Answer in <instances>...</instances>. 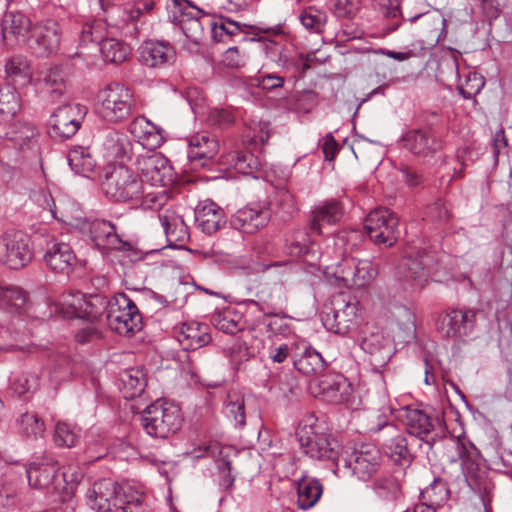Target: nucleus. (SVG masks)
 Returning <instances> with one entry per match:
<instances>
[{
  "mask_svg": "<svg viewBox=\"0 0 512 512\" xmlns=\"http://www.w3.org/2000/svg\"><path fill=\"white\" fill-rule=\"evenodd\" d=\"M296 434L304 454L311 459L336 464L341 447L329 433L325 421L318 419L314 414L306 415L300 421Z\"/></svg>",
  "mask_w": 512,
  "mask_h": 512,
  "instance_id": "1",
  "label": "nucleus"
},
{
  "mask_svg": "<svg viewBox=\"0 0 512 512\" xmlns=\"http://www.w3.org/2000/svg\"><path fill=\"white\" fill-rule=\"evenodd\" d=\"M105 195L115 202H138L151 208L148 201L155 202L157 196L146 192L145 185L139 176L123 164L108 166L102 182Z\"/></svg>",
  "mask_w": 512,
  "mask_h": 512,
  "instance_id": "2",
  "label": "nucleus"
},
{
  "mask_svg": "<svg viewBox=\"0 0 512 512\" xmlns=\"http://www.w3.org/2000/svg\"><path fill=\"white\" fill-rule=\"evenodd\" d=\"M141 425L151 437L168 438L181 428V410L177 405L157 400L143 411Z\"/></svg>",
  "mask_w": 512,
  "mask_h": 512,
  "instance_id": "3",
  "label": "nucleus"
},
{
  "mask_svg": "<svg viewBox=\"0 0 512 512\" xmlns=\"http://www.w3.org/2000/svg\"><path fill=\"white\" fill-rule=\"evenodd\" d=\"M398 418L406 426L407 432L425 442L430 450L438 443L443 445L447 436L444 423L439 418H432L421 409L406 406L398 412Z\"/></svg>",
  "mask_w": 512,
  "mask_h": 512,
  "instance_id": "4",
  "label": "nucleus"
},
{
  "mask_svg": "<svg viewBox=\"0 0 512 512\" xmlns=\"http://www.w3.org/2000/svg\"><path fill=\"white\" fill-rule=\"evenodd\" d=\"M435 264L436 259L431 252L412 249L397 267V280L405 291L422 289L427 284Z\"/></svg>",
  "mask_w": 512,
  "mask_h": 512,
  "instance_id": "5",
  "label": "nucleus"
},
{
  "mask_svg": "<svg viewBox=\"0 0 512 512\" xmlns=\"http://www.w3.org/2000/svg\"><path fill=\"white\" fill-rule=\"evenodd\" d=\"M99 114L112 123L127 119L136 108L134 92L121 83H111L98 93Z\"/></svg>",
  "mask_w": 512,
  "mask_h": 512,
  "instance_id": "6",
  "label": "nucleus"
},
{
  "mask_svg": "<svg viewBox=\"0 0 512 512\" xmlns=\"http://www.w3.org/2000/svg\"><path fill=\"white\" fill-rule=\"evenodd\" d=\"M106 320L111 330L124 336L133 335L142 326L137 306L124 293H118L110 299Z\"/></svg>",
  "mask_w": 512,
  "mask_h": 512,
  "instance_id": "7",
  "label": "nucleus"
},
{
  "mask_svg": "<svg viewBox=\"0 0 512 512\" xmlns=\"http://www.w3.org/2000/svg\"><path fill=\"white\" fill-rule=\"evenodd\" d=\"M443 449L447 451L450 463L460 462L462 473L471 488L479 489L486 475L474 447L467 448L459 439L450 437L445 440Z\"/></svg>",
  "mask_w": 512,
  "mask_h": 512,
  "instance_id": "8",
  "label": "nucleus"
},
{
  "mask_svg": "<svg viewBox=\"0 0 512 512\" xmlns=\"http://www.w3.org/2000/svg\"><path fill=\"white\" fill-rule=\"evenodd\" d=\"M33 257L30 237L20 230H7L0 236V261L10 269H21Z\"/></svg>",
  "mask_w": 512,
  "mask_h": 512,
  "instance_id": "9",
  "label": "nucleus"
},
{
  "mask_svg": "<svg viewBox=\"0 0 512 512\" xmlns=\"http://www.w3.org/2000/svg\"><path fill=\"white\" fill-rule=\"evenodd\" d=\"M398 225L399 220L394 212L377 208L367 215L364 228L374 244L391 247L399 237Z\"/></svg>",
  "mask_w": 512,
  "mask_h": 512,
  "instance_id": "10",
  "label": "nucleus"
},
{
  "mask_svg": "<svg viewBox=\"0 0 512 512\" xmlns=\"http://www.w3.org/2000/svg\"><path fill=\"white\" fill-rule=\"evenodd\" d=\"M86 112V107L78 103L67 102L58 106L48 121L50 136L59 140L71 138L80 129Z\"/></svg>",
  "mask_w": 512,
  "mask_h": 512,
  "instance_id": "11",
  "label": "nucleus"
},
{
  "mask_svg": "<svg viewBox=\"0 0 512 512\" xmlns=\"http://www.w3.org/2000/svg\"><path fill=\"white\" fill-rule=\"evenodd\" d=\"M16 472L25 474L28 484L33 489L46 490L60 496L58 486L59 465L56 460L46 459L26 464H16Z\"/></svg>",
  "mask_w": 512,
  "mask_h": 512,
  "instance_id": "12",
  "label": "nucleus"
},
{
  "mask_svg": "<svg viewBox=\"0 0 512 512\" xmlns=\"http://www.w3.org/2000/svg\"><path fill=\"white\" fill-rule=\"evenodd\" d=\"M136 169L140 179L152 187H166L174 180L169 160L160 153L140 154L136 158Z\"/></svg>",
  "mask_w": 512,
  "mask_h": 512,
  "instance_id": "13",
  "label": "nucleus"
},
{
  "mask_svg": "<svg viewBox=\"0 0 512 512\" xmlns=\"http://www.w3.org/2000/svg\"><path fill=\"white\" fill-rule=\"evenodd\" d=\"M61 41L59 24L46 19L33 25L25 46L36 56L47 57L57 52Z\"/></svg>",
  "mask_w": 512,
  "mask_h": 512,
  "instance_id": "14",
  "label": "nucleus"
},
{
  "mask_svg": "<svg viewBox=\"0 0 512 512\" xmlns=\"http://www.w3.org/2000/svg\"><path fill=\"white\" fill-rule=\"evenodd\" d=\"M381 464V452L373 444H362L345 459V467L361 481H367L376 475Z\"/></svg>",
  "mask_w": 512,
  "mask_h": 512,
  "instance_id": "15",
  "label": "nucleus"
},
{
  "mask_svg": "<svg viewBox=\"0 0 512 512\" xmlns=\"http://www.w3.org/2000/svg\"><path fill=\"white\" fill-rule=\"evenodd\" d=\"M122 486L109 478L94 482L86 493L87 504L97 512L118 509L122 501Z\"/></svg>",
  "mask_w": 512,
  "mask_h": 512,
  "instance_id": "16",
  "label": "nucleus"
},
{
  "mask_svg": "<svg viewBox=\"0 0 512 512\" xmlns=\"http://www.w3.org/2000/svg\"><path fill=\"white\" fill-rule=\"evenodd\" d=\"M64 304L68 306V312L72 317L86 319L89 322H96L104 314L107 315L110 299L95 294L86 297L80 292H76L68 296L64 300Z\"/></svg>",
  "mask_w": 512,
  "mask_h": 512,
  "instance_id": "17",
  "label": "nucleus"
},
{
  "mask_svg": "<svg viewBox=\"0 0 512 512\" xmlns=\"http://www.w3.org/2000/svg\"><path fill=\"white\" fill-rule=\"evenodd\" d=\"M271 210L267 203L255 202L236 211L231 217V226L246 234H254L270 221Z\"/></svg>",
  "mask_w": 512,
  "mask_h": 512,
  "instance_id": "18",
  "label": "nucleus"
},
{
  "mask_svg": "<svg viewBox=\"0 0 512 512\" xmlns=\"http://www.w3.org/2000/svg\"><path fill=\"white\" fill-rule=\"evenodd\" d=\"M332 315L326 313L324 325L338 334H346L357 317L358 301L350 296L340 294L333 300Z\"/></svg>",
  "mask_w": 512,
  "mask_h": 512,
  "instance_id": "19",
  "label": "nucleus"
},
{
  "mask_svg": "<svg viewBox=\"0 0 512 512\" xmlns=\"http://www.w3.org/2000/svg\"><path fill=\"white\" fill-rule=\"evenodd\" d=\"M335 275L343 286L363 287L374 280L377 269L369 260L346 258L339 265Z\"/></svg>",
  "mask_w": 512,
  "mask_h": 512,
  "instance_id": "20",
  "label": "nucleus"
},
{
  "mask_svg": "<svg viewBox=\"0 0 512 512\" xmlns=\"http://www.w3.org/2000/svg\"><path fill=\"white\" fill-rule=\"evenodd\" d=\"M378 440L381 442L385 453L395 463L408 465L412 461V454L403 433L393 424L386 423L379 427Z\"/></svg>",
  "mask_w": 512,
  "mask_h": 512,
  "instance_id": "21",
  "label": "nucleus"
},
{
  "mask_svg": "<svg viewBox=\"0 0 512 512\" xmlns=\"http://www.w3.org/2000/svg\"><path fill=\"white\" fill-rule=\"evenodd\" d=\"M89 231L91 240L102 253L132 249V244L117 234L115 225L110 221L95 220L90 224Z\"/></svg>",
  "mask_w": 512,
  "mask_h": 512,
  "instance_id": "22",
  "label": "nucleus"
},
{
  "mask_svg": "<svg viewBox=\"0 0 512 512\" xmlns=\"http://www.w3.org/2000/svg\"><path fill=\"white\" fill-rule=\"evenodd\" d=\"M44 261L55 272L69 273L76 263V255L68 243L50 237L46 240Z\"/></svg>",
  "mask_w": 512,
  "mask_h": 512,
  "instance_id": "23",
  "label": "nucleus"
},
{
  "mask_svg": "<svg viewBox=\"0 0 512 512\" xmlns=\"http://www.w3.org/2000/svg\"><path fill=\"white\" fill-rule=\"evenodd\" d=\"M33 25L25 13L8 11L1 22L2 36L7 44L25 45Z\"/></svg>",
  "mask_w": 512,
  "mask_h": 512,
  "instance_id": "24",
  "label": "nucleus"
},
{
  "mask_svg": "<svg viewBox=\"0 0 512 512\" xmlns=\"http://www.w3.org/2000/svg\"><path fill=\"white\" fill-rule=\"evenodd\" d=\"M475 316L472 309H453L440 318L438 330L448 338L465 336L472 331Z\"/></svg>",
  "mask_w": 512,
  "mask_h": 512,
  "instance_id": "25",
  "label": "nucleus"
},
{
  "mask_svg": "<svg viewBox=\"0 0 512 512\" xmlns=\"http://www.w3.org/2000/svg\"><path fill=\"white\" fill-rule=\"evenodd\" d=\"M202 10L193 6V10L182 11L178 14L174 13L172 21L179 26L187 43L184 46L192 51L197 48L204 36V29L200 21Z\"/></svg>",
  "mask_w": 512,
  "mask_h": 512,
  "instance_id": "26",
  "label": "nucleus"
},
{
  "mask_svg": "<svg viewBox=\"0 0 512 512\" xmlns=\"http://www.w3.org/2000/svg\"><path fill=\"white\" fill-rule=\"evenodd\" d=\"M360 346L365 353L370 355V362L376 367L387 364L393 351L390 339L378 329L365 335Z\"/></svg>",
  "mask_w": 512,
  "mask_h": 512,
  "instance_id": "27",
  "label": "nucleus"
},
{
  "mask_svg": "<svg viewBox=\"0 0 512 512\" xmlns=\"http://www.w3.org/2000/svg\"><path fill=\"white\" fill-rule=\"evenodd\" d=\"M403 147L415 155L427 156L441 149V141L428 129H411L401 139Z\"/></svg>",
  "mask_w": 512,
  "mask_h": 512,
  "instance_id": "28",
  "label": "nucleus"
},
{
  "mask_svg": "<svg viewBox=\"0 0 512 512\" xmlns=\"http://www.w3.org/2000/svg\"><path fill=\"white\" fill-rule=\"evenodd\" d=\"M128 129L136 141L148 150L160 147L165 139L164 131L143 116L134 118Z\"/></svg>",
  "mask_w": 512,
  "mask_h": 512,
  "instance_id": "29",
  "label": "nucleus"
},
{
  "mask_svg": "<svg viewBox=\"0 0 512 512\" xmlns=\"http://www.w3.org/2000/svg\"><path fill=\"white\" fill-rule=\"evenodd\" d=\"M195 223L202 232L211 235L225 224L224 211L211 200L201 201L195 208Z\"/></svg>",
  "mask_w": 512,
  "mask_h": 512,
  "instance_id": "30",
  "label": "nucleus"
},
{
  "mask_svg": "<svg viewBox=\"0 0 512 512\" xmlns=\"http://www.w3.org/2000/svg\"><path fill=\"white\" fill-rule=\"evenodd\" d=\"M415 4H420L422 7L418 10H414L412 8L411 0H407L405 2L404 9H402V13L404 17L401 19H406L410 22H414L419 18H423L424 23L431 28L430 30V41L431 45H435L440 40V31L445 28L446 20L439 14L433 13L429 14L426 11V4L421 0H414Z\"/></svg>",
  "mask_w": 512,
  "mask_h": 512,
  "instance_id": "31",
  "label": "nucleus"
},
{
  "mask_svg": "<svg viewBox=\"0 0 512 512\" xmlns=\"http://www.w3.org/2000/svg\"><path fill=\"white\" fill-rule=\"evenodd\" d=\"M318 387L322 399L333 404L346 401L351 392L350 383L340 374L325 376L319 381Z\"/></svg>",
  "mask_w": 512,
  "mask_h": 512,
  "instance_id": "32",
  "label": "nucleus"
},
{
  "mask_svg": "<svg viewBox=\"0 0 512 512\" xmlns=\"http://www.w3.org/2000/svg\"><path fill=\"white\" fill-rule=\"evenodd\" d=\"M209 327L198 322L182 324L178 341L184 350H197L211 342Z\"/></svg>",
  "mask_w": 512,
  "mask_h": 512,
  "instance_id": "33",
  "label": "nucleus"
},
{
  "mask_svg": "<svg viewBox=\"0 0 512 512\" xmlns=\"http://www.w3.org/2000/svg\"><path fill=\"white\" fill-rule=\"evenodd\" d=\"M285 253L293 258H302L309 265L317 264L319 260V247L310 241L309 236L304 232H296L287 243Z\"/></svg>",
  "mask_w": 512,
  "mask_h": 512,
  "instance_id": "34",
  "label": "nucleus"
},
{
  "mask_svg": "<svg viewBox=\"0 0 512 512\" xmlns=\"http://www.w3.org/2000/svg\"><path fill=\"white\" fill-rule=\"evenodd\" d=\"M175 56V51L169 43L149 41L140 49L141 62L151 68L169 64Z\"/></svg>",
  "mask_w": 512,
  "mask_h": 512,
  "instance_id": "35",
  "label": "nucleus"
},
{
  "mask_svg": "<svg viewBox=\"0 0 512 512\" xmlns=\"http://www.w3.org/2000/svg\"><path fill=\"white\" fill-rule=\"evenodd\" d=\"M298 352L293 355L294 367L302 374L310 376L321 373L325 369L322 355L306 343L297 347Z\"/></svg>",
  "mask_w": 512,
  "mask_h": 512,
  "instance_id": "36",
  "label": "nucleus"
},
{
  "mask_svg": "<svg viewBox=\"0 0 512 512\" xmlns=\"http://www.w3.org/2000/svg\"><path fill=\"white\" fill-rule=\"evenodd\" d=\"M220 163L227 169H234L243 175H252L261 166L260 159L248 151L231 150L224 153Z\"/></svg>",
  "mask_w": 512,
  "mask_h": 512,
  "instance_id": "37",
  "label": "nucleus"
},
{
  "mask_svg": "<svg viewBox=\"0 0 512 512\" xmlns=\"http://www.w3.org/2000/svg\"><path fill=\"white\" fill-rule=\"evenodd\" d=\"M102 148L108 161H124L130 157L132 144L124 133L111 130L105 135Z\"/></svg>",
  "mask_w": 512,
  "mask_h": 512,
  "instance_id": "38",
  "label": "nucleus"
},
{
  "mask_svg": "<svg viewBox=\"0 0 512 512\" xmlns=\"http://www.w3.org/2000/svg\"><path fill=\"white\" fill-rule=\"evenodd\" d=\"M262 347V341L247 333L236 339L228 349L232 365L238 368L242 363L255 357Z\"/></svg>",
  "mask_w": 512,
  "mask_h": 512,
  "instance_id": "39",
  "label": "nucleus"
},
{
  "mask_svg": "<svg viewBox=\"0 0 512 512\" xmlns=\"http://www.w3.org/2000/svg\"><path fill=\"white\" fill-rule=\"evenodd\" d=\"M158 218L169 243H185L189 239L188 226L175 211L165 210L159 213Z\"/></svg>",
  "mask_w": 512,
  "mask_h": 512,
  "instance_id": "40",
  "label": "nucleus"
},
{
  "mask_svg": "<svg viewBox=\"0 0 512 512\" xmlns=\"http://www.w3.org/2000/svg\"><path fill=\"white\" fill-rule=\"evenodd\" d=\"M188 157L191 161L212 159L219 150L217 139L208 132H199L188 138Z\"/></svg>",
  "mask_w": 512,
  "mask_h": 512,
  "instance_id": "41",
  "label": "nucleus"
},
{
  "mask_svg": "<svg viewBox=\"0 0 512 512\" xmlns=\"http://www.w3.org/2000/svg\"><path fill=\"white\" fill-rule=\"evenodd\" d=\"M323 493V486L316 478L303 474L297 481V505L302 510L314 507Z\"/></svg>",
  "mask_w": 512,
  "mask_h": 512,
  "instance_id": "42",
  "label": "nucleus"
},
{
  "mask_svg": "<svg viewBox=\"0 0 512 512\" xmlns=\"http://www.w3.org/2000/svg\"><path fill=\"white\" fill-rule=\"evenodd\" d=\"M343 214L341 204L336 200H331L318 206L313 211L311 230L314 233L321 234L322 227L325 224H334L340 220Z\"/></svg>",
  "mask_w": 512,
  "mask_h": 512,
  "instance_id": "43",
  "label": "nucleus"
},
{
  "mask_svg": "<svg viewBox=\"0 0 512 512\" xmlns=\"http://www.w3.org/2000/svg\"><path fill=\"white\" fill-rule=\"evenodd\" d=\"M264 52L266 57L274 62L278 67L286 71L295 70L299 68L298 61L293 56V51L273 40H267L264 43Z\"/></svg>",
  "mask_w": 512,
  "mask_h": 512,
  "instance_id": "44",
  "label": "nucleus"
},
{
  "mask_svg": "<svg viewBox=\"0 0 512 512\" xmlns=\"http://www.w3.org/2000/svg\"><path fill=\"white\" fill-rule=\"evenodd\" d=\"M120 390L126 399L140 396L147 384L146 376L142 369L131 368L120 373Z\"/></svg>",
  "mask_w": 512,
  "mask_h": 512,
  "instance_id": "45",
  "label": "nucleus"
},
{
  "mask_svg": "<svg viewBox=\"0 0 512 512\" xmlns=\"http://www.w3.org/2000/svg\"><path fill=\"white\" fill-rule=\"evenodd\" d=\"M68 164L76 173L84 177H91L96 170V161L89 147L76 146L68 153Z\"/></svg>",
  "mask_w": 512,
  "mask_h": 512,
  "instance_id": "46",
  "label": "nucleus"
},
{
  "mask_svg": "<svg viewBox=\"0 0 512 512\" xmlns=\"http://www.w3.org/2000/svg\"><path fill=\"white\" fill-rule=\"evenodd\" d=\"M376 496L385 502H395L402 498V486L394 475H382L372 484Z\"/></svg>",
  "mask_w": 512,
  "mask_h": 512,
  "instance_id": "47",
  "label": "nucleus"
},
{
  "mask_svg": "<svg viewBox=\"0 0 512 512\" xmlns=\"http://www.w3.org/2000/svg\"><path fill=\"white\" fill-rule=\"evenodd\" d=\"M211 323L216 329L227 334H235L244 327L242 315L233 308L214 312Z\"/></svg>",
  "mask_w": 512,
  "mask_h": 512,
  "instance_id": "48",
  "label": "nucleus"
},
{
  "mask_svg": "<svg viewBox=\"0 0 512 512\" xmlns=\"http://www.w3.org/2000/svg\"><path fill=\"white\" fill-rule=\"evenodd\" d=\"M223 412L228 419L234 421L236 427L243 428L246 425L245 400L240 392L235 390L228 392Z\"/></svg>",
  "mask_w": 512,
  "mask_h": 512,
  "instance_id": "49",
  "label": "nucleus"
},
{
  "mask_svg": "<svg viewBox=\"0 0 512 512\" xmlns=\"http://www.w3.org/2000/svg\"><path fill=\"white\" fill-rule=\"evenodd\" d=\"M118 509L121 512H152L146 504L144 493L130 483H123L122 501Z\"/></svg>",
  "mask_w": 512,
  "mask_h": 512,
  "instance_id": "50",
  "label": "nucleus"
},
{
  "mask_svg": "<svg viewBox=\"0 0 512 512\" xmlns=\"http://www.w3.org/2000/svg\"><path fill=\"white\" fill-rule=\"evenodd\" d=\"M39 81L42 85V89L53 99L59 98L66 92V82L60 67H50L41 72Z\"/></svg>",
  "mask_w": 512,
  "mask_h": 512,
  "instance_id": "51",
  "label": "nucleus"
},
{
  "mask_svg": "<svg viewBox=\"0 0 512 512\" xmlns=\"http://www.w3.org/2000/svg\"><path fill=\"white\" fill-rule=\"evenodd\" d=\"M100 51L103 58L111 63L120 64L129 59L131 47L122 40L106 38L100 41Z\"/></svg>",
  "mask_w": 512,
  "mask_h": 512,
  "instance_id": "52",
  "label": "nucleus"
},
{
  "mask_svg": "<svg viewBox=\"0 0 512 512\" xmlns=\"http://www.w3.org/2000/svg\"><path fill=\"white\" fill-rule=\"evenodd\" d=\"M26 304L27 295L21 288L0 286V307L20 315L25 311Z\"/></svg>",
  "mask_w": 512,
  "mask_h": 512,
  "instance_id": "53",
  "label": "nucleus"
},
{
  "mask_svg": "<svg viewBox=\"0 0 512 512\" xmlns=\"http://www.w3.org/2000/svg\"><path fill=\"white\" fill-rule=\"evenodd\" d=\"M5 72L15 84L25 86L31 81V70L27 59L23 56L11 57L5 65Z\"/></svg>",
  "mask_w": 512,
  "mask_h": 512,
  "instance_id": "54",
  "label": "nucleus"
},
{
  "mask_svg": "<svg viewBox=\"0 0 512 512\" xmlns=\"http://www.w3.org/2000/svg\"><path fill=\"white\" fill-rule=\"evenodd\" d=\"M37 136L36 127L30 122L26 121H18L15 122L11 126V130L9 132L10 139L18 146L20 149L25 147H29Z\"/></svg>",
  "mask_w": 512,
  "mask_h": 512,
  "instance_id": "55",
  "label": "nucleus"
},
{
  "mask_svg": "<svg viewBox=\"0 0 512 512\" xmlns=\"http://www.w3.org/2000/svg\"><path fill=\"white\" fill-rule=\"evenodd\" d=\"M18 431L27 438L37 439L45 431L44 422L35 413L25 412L17 419Z\"/></svg>",
  "mask_w": 512,
  "mask_h": 512,
  "instance_id": "56",
  "label": "nucleus"
},
{
  "mask_svg": "<svg viewBox=\"0 0 512 512\" xmlns=\"http://www.w3.org/2000/svg\"><path fill=\"white\" fill-rule=\"evenodd\" d=\"M464 80L458 78L459 84L457 90L459 94L465 99L474 98L485 85L484 77L476 71H467L464 75Z\"/></svg>",
  "mask_w": 512,
  "mask_h": 512,
  "instance_id": "57",
  "label": "nucleus"
},
{
  "mask_svg": "<svg viewBox=\"0 0 512 512\" xmlns=\"http://www.w3.org/2000/svg\"><path fill=\"white\" fill-rule=\"evenodd\" d=\"M83 478L82 471L77 467H69L68 470L59 473V483L57 488L60 489V499L66 500L74 493L77 484Z\"/></svg>",
  "mask_w": 512,
  "mask_h": 512,
  "instance_id": "58",
  "label": "nucleus"
},
{
  "mask_svg": "<svg viewBox=\"0 0 512 512\" xmlns=\"http://www.w3.org/2000/svg\"><path fill=\"white\" fill-rule=\"evenodd\" d=\"M20 110L19 95L11 85L0 86V115L13 117Z\"/></svg>",
  "mask_w": 512,
  "mask_h": 512,
  "instance_id": "59",
  "label": "nucleus"
},
{
  "mask_svg": "<svg viewBox=\"0 0 512 512\" xmlns=\"http://www.w3.org/2000/svg\"><path fill=\"white\" fill-rule=\"evenodd\" d=\"M244 27L247 25L229 18H220L219 22L213 24L211 33L215 41L224 42L227 38L240 34Z\"/></svg>",
  "mask_w": 512,
  "mask_h": 512,
  "instance_id": "60",
  "label": "nucleus"
},
{
  "mask_svg": "<svg viewBox=\"0 0 512 512\" xmlns=\"http://www.w3.org/2000/svg\"><path fill=\"white\" fill-rule=\"evenodd\" d=\"M382 15L387 19L391 20V23H387L385 30L388 33L394 32L400 26V18L404 17L402 8L398 0H377Z\"/></svg>",
  "mask_w": 512,
  "mask_h": 512,
  "instance_id": "61",
  "label": "nucleus"
},
{
  "mask_svg": "<svg viewBox=\"0 0 512 512\" xmlns=\"http://www.w3.org/2000/svg\"><path fill=\"white\" fill-rule=\"evenodd\" d=\"M449 497V489L445 482L441 479L434 480L428 487L423 489L420 494V498L440 507L443 505Z\"/></svg>",
  "mask_w": 512,
  "mask_h": 512,
  "instance_id": "62",
  "label": "nucleus"
},
{
  "mask_svg": "<svg viewBox=\"0 0 512 512\" xmlns=\"http://www.w3.org/2000/svg\"><path fill=\"white\" fill-rule=\"evenodd\" d=\"M10 387L19 396L33 393L38 387V377L26 372L14 374L10 379Z\"/></svg>",
  "mask_w": 512,
  "mask_h": 512,
  "instance_id": "63",
  "label": "nucleus"
},
{
  "mask_svg": "<svg viewBox=\"0 0 512 512\" xmlns=\"http://www.w3.org/2000/svg\"><path fill=\"white\" fill-rule=\"evenodd\" d=\"M80 438L79 430L68 423L58 422L54 431V442L59 447L71 448L76 445Z\"/></svg>",
  "mask_w": 512,
  "mask_h": 512,
  "instance_id": "64",
  "label": "nucleus"
}]
</instances>
